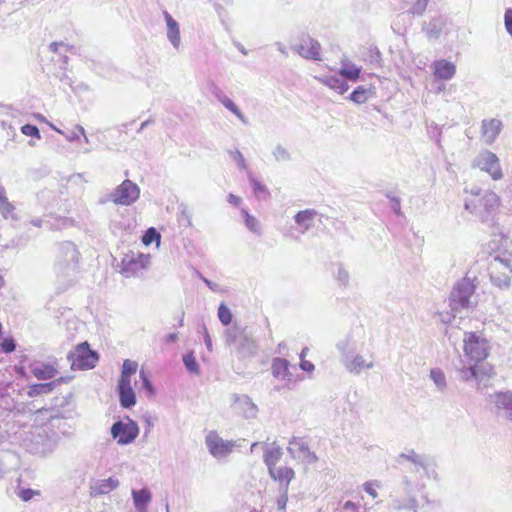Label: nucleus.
I'll list each match as a JSON object with an SVG mask.
<instances>
[{
  "label": "nucleus",
  "instance_id": "f257e3e1",
  "mask_svg": "<svg viewBox=\"0 0 512 512\" xmlns=\"http://www.w3.org/2000/svg\"><path fill=\"white\" fill-rule=\"evenodd\" d=\"M463 350L466 357L456 368L457 375L477 390H483L491 385L495 372L491 364L485 362L490 353V343L476 332H465Z\"/></svg>",
  "mask_w": 512,
  "mask_h": 512
},
{
  "label": "nucleus",
  "instance_id": "f03ea898",
  "mask_svg": "<svg viewBox=\"0 0 512 512\" xmlns=\"http://www.w3.org/2000/svg\"><path fill=\"white\" fill-rule=\"evenodd\" d=\"M79 251L70 241L62 242L57 247L54 271L58 279L70 284L78 272Z\"/></svg>",
  "mask_w": 512,
  "mask_h": 512
},
{
  "label": "nucleus",
  "instance_id": "7ed1b4c3",
  "mask_svg": "<svg viewBox=\"0 0 512 512\" xmlns=\"http://www.w3.org/2000/svg\"><path fill=\"white\" fill-rule=\"evenodd\" d=\"M475 280L466 276L454 285L449 297V306L453 312L472 311L477 306Z\"/></svg>",
  "mask_w": 512,
  "mask_h": 512
},
{
  "label": "nucleus",
  "instance_id": "20e7f679",
  "mask_svg": "<svg viewBox=\"0 0 512 512\" xmlns=\"http://www.w3.org/2000/svg\"><path fill=\"white\" fill-rule=\"evenodd\" d=\"M336 348L341 354V362L344 368L351 374L359 375L364 370L372 369L375 365L372 355L365 358L363 355L355 353L354 343L349 336L339 340Z\"/></svg>",
  "mask_w": 512,
  "mask_h": 512
},
{
  "label": "nucleus",
  "instance_id": "39448f33",
  "mask_svg": "<svg viewBox=\"0 0 512 512\" xmlns=\"http://www.w3.org/2000/svg\"><path fill=\"white\" fill-rule=\"evenodd\" d=\"M397 462L400 465H404L405 462L411 464L409 470L418 473L420 470L423 471V475L428 479L439 481L440 477L437 472V464L434 459L417 453L414 449H405L398 455Z\"/></svg>",
  "mask_w": 512,
  "mask_h": 512
},
{
  "label": "nucleus",
  "instance_id": "423d86ee",
  "mask_svg": "<svg viewBox=\"0 0 512 512\" xmlns=\"http://www.w3.org/2000/svg\"><path fill=\"white\" fill-rule=\"evenodd\" d=\"M140 196V189L137 184L129 179L124 180L118 185L112 192L101 196L97 203L99 205H105L108 202H112L116 205L130 206Z\"/></svg>",
  "mask_w": 512,
  "mask_h": 512
},
{
  "label": "nucleus",
  "instance_id": "0eeeda50",
  "mask_svg": "<svg viewBox=\"0 0 512 512\" xmlns=\"http://www.w3.org/2000/svg\"><path fill=\"white\" fill-rule=\"evenodd\" d=\"M150 264V254L129 250L121 259L119 272L125 278L140 277Z\"/></svg>",
  "mask_w": 512,
  "mask_h": 512
},
{
  "label": "nucleus",
  "instance_id": "6e6552de",
  "mask_svg": "<svg viewBox=\"0 0 512 512\" xmlns=\"http://www.w3.org/2000/svg\"><path fill=\"white\" fill-rule=\"evenodd\" d=\"M491 281L499 288L510 286L512 275V256L497 254L493 257L489 266Z\"/></svg>",
  "mask_w": 512,
  "mask_h": 512
},
{
  "label": "nucleus",
  "instance_id": "1a4fd4ad",
  "mask_svg": "<svg viewBox=\"0 0 512 512\" xmlns=\"http://www.w3.org/2000/svg\"><path fill=\"white\" fill-rule=\"evenodd\" d=\"M500 206V198L493 191H483L478 200L466 199L464 203L465 210L470 213L479 215L484 221V214H490L497 210Z\"/></svg>",
  "mask_w": 512,
  "mask_h": 512
},
{
  "label": "nucleus",
  "instance_id": "9d476101",
  "mask_svg": "<svg viewBox=\"0 0 512 512\" xmlns=\"http://www.w3.org/2000/svg\"><path fill=\"white\" fill-rule=\"evenodd\" d=\"M68 360L72 369L88 370L96 366L99 356L97 352L90 349L87 342L78 344L68 354Z\"/></svg>",
  "mask_w": 512,
  "mask_h": 512
},
{
  "label": "nucleus",
  "instance_id": "9b49d317",
  "mask_svg": "<svg viewBox=\"0 0 512 512\" xmlns=\"http://www.w3.org/2000/svg\"><path fill=\"white\" fill-rule=\"evenodd\" d=\"M471 167L486 172L494 181L503 178V171L498 156L489 151H480L471 162Z\"/></svg>",
  "mask_w": 512,
  "mask_h": 512
},
{
  "label": "nucleus",
  "instance_id": "f8f14e48",
  "mask_svg": "<svg viewBox=\"0 0 512 512\" xmlns=\"http://www.w3.org/2000/svg\"><path fill=\"white\" fill-rule=\"evenodd\" d=\"M111 436L117 441L119 445H128L132 443L139 435L138 424L127 417V421H116L111 427Z\"/></svg>",
  "mask_w": 512,
  "mask_h": 512
},
{
  "label": "nucleus",
  "instance_id": "ddd939ff",
  "mask_svg": "<svg viewBox=\"0 0 512 512\" xmlns=\"http://www.w3.org/2000/svg\"><path fill=\"white\" fill-rule=\"evenodd\" d=\"M292 51L297 53L299 56L309 60H320V43L312 38L309 34L302 33L298 37L297 42H293L290 45Z\"/></svg>",
  "mask_w": 512,
  "mask_h": 512
},
{
  "label": "nucleus",
  "instance_id": "4468645a",
  "mask_svg": "<svg viewBox=\"0 0 512 512\" xmlns=\"http://www.w3.org/2000/svg\"><path fill=\"white\" fill-rule=\"evenodd\" d=\"M403 491L406 497L395 499L393 501V508L398 511L408 510L411 512H418V501L414 495L417 484L411 481L407 476L402 479Z\"/></svg>",
  "mask_w": 512,
  "mask_h": 512
},
{
  "label": "nucleus",
  "instance_id": "2eb2a0df",
  "mask_svg": "<svg viewBox=\"0 0 512 512\" xmlns=\"http://www.w3.org/2000/svg\"><path fill=\"white\" fill-rule=\"evenodd\" d=\"M287 450L292 458L304 464L311 465L318 461L317 455L309 449L308 444L300 437H292Z\"/></svg>",
  "mask_w": 512,
  "mask_h": 512
},
{
  "label": "nucleus",
  "instance_id": "dca6fc26",
  "mask_svg": "<svg viewBox=\"0 0 512 512\" xmlns=\"http://www.w3.org/2000/svg\"><path fill=\"white\" fill-rule=\"evenodd\" d=\"M205 444L210 454L218 459L229 455L235 447L234 441L224 440L214 431L207 434Z\"/></svg>",
  "mask_w": 512,
  "mask_h": 512
},
{
  "label": "nucleus",
  "instance_id": "f3484780",
  "mask_svg": "<svg viewBox=\"0 0 512 512\" xmlns=\"http://www.w3.org/2000/svg\"><path fill=\"white\" fill-rule=\"evenodd\" d=\"M233 398V408L239 414H241L246 419H254L258 414V407L252 401V399L245 394L238 395L234 394Z\"/></svg>",
  "mask_w": 512,
  "mask_h": 512
},
{
  "label": "nucleus",
  "instance_id": "a211bd4d",
  "mask_svg": "<svg viewBox=\"0 0 512 512\" xmlns=\"http://www.w3.org/2000/svg\"><path fill=\"white\" fill-rule=\"evenodd\" d=\"M490 397L497 414L512 421V392H497Z\"/></svg>",
  "mask_w": 512,
  "mask_h": 512
},
{
  "label": "nucleus",
  "instance_id": "6ab92c4d",
  "mask_svg": "<svg viewBox=\"0 0 512 512\" xmlns=\"http://www.w3.org/2000/svg\"><path fill=\"white\" fill-rule=\"evenodd\" d=\"M502 130V122L499 119H485L481 124V137L483 141L491 145Z\"/></svg>",
  "mask_w": 512,
  "mask_h": 512
},
{
  "label": "nucleus",
  "instance_id": "aec40b11",
  "mask_svg": "<svg viewBox=\"0 0 512 512\" xmlns=\"http://www.w3.org/2000/svg\"><path fill=\"white\" fill-rule=\"evenodd\" d=\"M433 75L436 79L450 80L456 74V66L454 63L441 59L432 63Z\"/></svg>",
  "mask_w": 512,
  "mask_h": 512
},
{
  "label": "nucleus",
  "instance_id": "412c9836",
  "mask_svg": "<svg viewBox=\"0 0 512 512\" xmlns=\"http://www.w3.org/2000/svg\"><path fill=\"white\" fill-rule=\"evenodd\" d=\"M166 22V36L174 49L178 50L181 44L180 27L178 22L167 11L163 12Z\"/></svg>",
  "mask_w": 512,
  "mask_h": 512
},
{
  "label": "nucleus",
  "instance_id": "4be33fe9",
  "mask_svg": "<svg viewBox=\"0 0 512 512\" xmlns=\"http://www.w3.org/2000/svg\"><path fill=\"white\" fill-rule=\"evenodd\" d=\"M119 486V480L114 477L107 479L96 480L90 485V495L97 497L100 495L108 494Z\"/></svg>",
  "mask_w": 512,
  "mask_h": 512
},
{
  "label": "nucleus",
  "instance_id": "5701e85b",
  "mask_svg": "<svg viewBox=\"0 0 512 512\" xmlns=\"http://www.w3.org/2000/svg\"><path fill=\"white\" fill-rule=\"evenodd\" d=\"M30 372L39 380H50L58 371L54 364L35 362L29 365Z\"/></svg>",
  "mask_w": 512,
  "mask_h": 512
},
{
  "label": "nucleus",
  "instance_id": "b1692460",
  "mask_svg": "<svg viewBox=\"0 0 512 512\" xmlns=\"http://www.w3.org/2000/svg\"><path fill=\"white\" fill-rule=\"evenodd\" d=\"M290 366L291 365L288 360L276 357L272 360V375L279 380L291 382L292 373L290 372Z\"/></svg>",
  "mask_w": 512,
  "mask_h": 512
},
{
  "label": "nucleus",
  "instance_id": "393cba45",
  "mask_svg": "<svg viewBox=\"0 0 512 512\" xmlns=\"http://www.w3.org/2000/svg\"><path fill=\"white\" fill-rule=\"evenodd\" d=\"M134 506L138 512H147V507L152 500V494L148 488L133 489L131 492Z\"/></svg>",
  "mask_w": 512,
  "mask_h": 512
},
{
  "label": "nucleus",
  "instance_id": "a878e982",
  "mask_svg": "<svg viewBox=\"0 0 512 512\" xmlns=\"http://www.w3.org/2000/svg\"><path fill=\"white\" fill-rule=\"evenodd\" d=\"M269 475L275 481H278L281 484V487H289V483L295 476V472L290 467H272L268 470Z\"/></svg>",
  "mask_w": 512,
  "mask_h": 512
},
{
  "label": "nucleus",
  "instance_id": "bb28decb",
  "mask_svg": "<svg viewBox=\"0 0 512 512\" xmlns=\"http://www.w3.org/2000/svg\"><path fill=\"white\" fill-rule=\"evenodd\" d=\"M445 22L442 16L432 18L430 21L424 23L423 31L429 39H436L442 33Z\"/></svg>",
  "mask_w": 512,
  "mask_h": 512
},
{
  "label": "nucleus",
  "instance_id": "cd10ccee",
  "mask_svg": "<svg viewBox=\"0 0 512 512\" xmlns=\"http://www.w3.org/2000/svg\"><path fill=\"white\" fill-rule=\"evenodd\" d=\"M64 381L63 377H60L54 381L47 383L33 384L28 387L27 395L30 398L36 397L41 394H48L54 390V388Z\"/></svg>",
  "mask_w": 512,
  "mask_h": 512
},
{
  "label": "nucleus",
  "instance_id": "c85d7f7f",
  "mask_svg": "<svg viewBox=\"0 0 512 512\" xmlns=\"http://www.w3.org/2000/svg\"><path fill=\"white\" fill-rule=\"evenodd\" d=\"M294 220L296 224H305L309 222H318L322 223L324 221H327L328 219L316 211L315 209H306L303 211H299L295 216Z\"/></svg>",
  "mask_w": 512,
  "mask_h": 512
},
{
  "label": "nucleus",
  "instance_id": "c756f323",
  "mask_svg": "<svg viewBox=\"0 0 512 512\" xmlns=\"http://www.w3.org/2000/svg\"><path fill=\"white\" fill-rule=\"evenodd\" d=\"M361 68L353 64L348 60L341 62V68L339 70L340 76L351 81H357L360 76Z\"/></svg>",
  "mask_w": 512,
  "mask_h": 512
},
{
  "label": "nucleus",
  "instance_id": "7c9ffc66",
  "mask_svg": "<svg viewBox=\"0 0 512 512\" xmlns=\"http://www.w3.org/2000/svg\"><path fill=\"white\" fill-rule=\"evenodd\" d=\"M322 82L331 89L337 91L339 94L345 93L349 88L348 84L340 74L326 76L322 79Z\"/></svg>",
  "mask_w": 512,
  "mask_h": 512
},
{
  "label": "nucleus",
  "instance_id": "2f4dec72",
  "mask_svg": "<svg viewBox=\"0 0 512 512\" xmlns=\"http://www.w3.org/2000/svg\"><path fill=\"white\" fill-rule=\"evenodd\" d=\"M14 206L8 201L4 187L0 186V212L4 219L15 221Z\"/></svg>",
  "mask_w": 512,
  "mask_h": 512
},
{
  "label": "nucleus",
  "instance_id": "473e14b6",
  "mask_svg": "<svg viewBox=\"0 0 512 512\" xmlns=\"http://www.w3.org/2000/svg\"><path fill=\"white\" fill-rule=\"evenodd\" d=\"M282 457V450L278 446L266 448L264 452V463L267 465L268 470L275 467L276 463Z\"/></svg>",
  "mask_w": 512,
  "mask_h": 512
},
{
  "label": "nucleus",
  "instance_id": "72a5a7b5",
  "mask_svg": "<svg viewBox=\"0 0 512 512\" xmlns=\"http://www.w3.org/2000/svg\"><path fill=\"white\" fill-rule=\"evenodd\" d=\"M119 402L123 408H131L136 404V395L133 389H118Z\"/></svg>",
  "mask_w": 512,
  "mask_h": 512
},
{
  "label": "nucleus",
  "instance_id": "f704fd0d",
  "mask_svg": "<svg viewBox=\"0 0 512 512\" xmlns=\"http://www.w3.org/2000/svg\"><path fill=\"white\" fill-rule=\"evenodd\" d=\"M430 378L438 391L443 392L447 388L445 373L440 368H432L430 370Z\"/></svg>",
  "mask_w": 512,
  "mask_h": 512
},
{
  "label": "nucleus",
  "instance_id": "c9c22d12",
  "mask_svg": "<svg viewBox=\"0 0 512 512\" xmlns=\"http://www.w3.org/2000/svg\"><path fill=\"white\" fill-rule=\"evenodd\" d=\"M160 241L161 235L153 226H150L149 229H147L144 235L142 236V243L145 246H149L153 242H155L156 246L159 247Z\"/></svg>",
  "mask_w": 512,
  "mask_h": 512
},
{
  "label": "nucleus",
  "instance_id": "e433bc0d",
  "mask_svg": "<svg viewBox=\"0 0 512 512\" xmlns=\"http://www.w3.org/2000/svg\"><path fill=\"white\" fill-rule=\"evenodd\" d=\"M183 363L186 369L194 375L200 374V366L194 356L193 352H189L183 356Z\"/></svg>",
  "mask_w": 512,
  "mask_h": 512
},
{
  "label": "nucleus",
  "instance_id": "4c0bfd02",
  "mask_svg": "<svg viewBox=\"0 0 512 512\" xmlns=\"http://www.w3.org/2000/svg\"><path fill=\"white\" fill-rule=\"evenodd\" d=\"M308 228V226H283V229L281 232L286 238H289L291 240H298L300 234H304L305 230Z\"/></svg>",
  "mask_w": 512,
  "mask_h": 512
},
{
  "label": "nucleus",
  "instance_id": "58836bf2",
  "mask_svg": "<svg viewBox=\"0 0 512 512\" xmlns=\"http://www.w3.org/2000/svg\"><path fill=\"white\" fill-rule=\"evenodd\" d=\"M406 3L410 6L409 12L413 15H422L428 5L429 0H405Z\"/></svg>",
  "mask_w": 512,
  "mask_h": 512
},
{
  "label": "nucleus",
  "instance_id": "ea45409f",
  "mask_svg": "<svg viewBox=\"0 0 512 512\" xmlns=\"http://www.w3.org/2000/svg\"><path fill=\"white\" fill-rule=\"evenodd\" d=\"M333 273L340 286L346 287L349 284V273L341 264L336 266Z\"/></svg>",
  "mask_w": 512,
  "mask_h": 512
},
{
  "label": "nucleus",
  "instance_id": "a19ab883",
  "mask_svg": "<svg viewBox=\"0 0 512 512\" xmlns=\"http://www.w3.org/2000/svg\"><path fill=\"white\" fill-rule=\"evenodd\" d=\"M272 154L277 162H288L291 160L290 152L281 144H278Z\"/></svg>",
  "mask_w": 512,
  "mask_h": 512
},
{
  "label": "nucleus",
  "instance_id": "79ce46f5",
  "mask_svg": "<svg viewBox=\"0 0 512 512\" xmlns=\"http://www.w3.org/2000/svg\"><path fill=\"white\" fill-rule=\"evenodd\" d=\"M222 105L231 113H233L242 123H246L244 114L229 97H227L226 100L222 102Z\"/></svg>",
  "mask_w": 512,
  "mask_h": 512
},
{
  "label": "nucleus",
  "instance_id": "37998d69",
  "mask_svg": "<svg viewBox=\"0 0 512 512\" xmlns=\"http://www.w3.org/2000/svg\"><path fill=\"white\" fill-rule=\"evenodd\" d=\"M218 318L223 325H229L232 321V313L225 304H220L218 308Z\"/></svg>",
  "mask_w": 512,
  "mask_h": 512
},
{
  "label": "nucleus",
  "instance_id": "c03bdc74",
  "mask_svg": "<svg viewBox=\"0 0 512 512\" xmlns=\"http://www.w3.org/2000/svg\"><path fill=\"white\" fill-rule=\"evenodd\" d=\"M349 98L355 103H364L368 99L367 90L359 86L350 94Z\"/></svg>",
  "mask_w": 512,
  "mask_h": 512
},
{
  "label": "nucleus",
  "instance_id": "a18cd8bd",
  "mask_svg": "<svg viewBox=\"0 0 512 512\" xmlns=\"http://www.w3.org/2000/svg\"><path fill=\"white\" fill-rule=\"evenodd\" d=\"M137 368L138 364L135 361L126 359L122 365L121 375L132 376L133 374L136 373Z\"/></svg>",
  "mask_w": 512,
  "mask_h": 512
},
{
  "label": "nucleus",
  "instance_id": "49530a36",
  "mask_svg": "<svg viewBox=\"0 0 512 512\" xmlns=\"http://www.w3.org/2000/svg\"><path fill=\"white\" fill-rule=\"evenodd\" d=\"M280 496L277 499V508L278 510L285 512L286 505L288 502V489L287 487H281Z\"/></svg>",
  "mask_w": 512,
  "mask_h": 512
},
{
  "label": "nucleus",
  "instance_id": "de8ad7c7",
  "mask_svg": "<svg viewBox=\"0 0 512 512\" xmlns=\"http://www.w3.org/2000/svg\"><path fill=\"white\" fill-rule=\"evenodd\" d=\"M17 495L22 501L27 502L31 500L34 495H39V491L30 488H21Z\"/></svg>",
  "mask_w": 512,
  "mask_h": 512
},
{
  "label": "nucleus",
  "instance_id": "09e8293b",
  "mask_svg": "<svg viewBox=\"0 0 512 512\" xmlns=\"http://www.w3.org/2000/svg\"><path fill=\"white\" fill-rule=\"evenodd\" d=\"M21 132L26 136L36 137L40 138V131L39 129L32 124H25L21 127Z\"/></svg>",
  "mask_w": 512,
  "mask_h": 512
},
{
  "label": "nucleus",
  "instance_id": "8fccbe9b",
  "mask_svg": "<svg viewBox=\"0 0 512 512\" xmlns=\"http://www.w3.org/2000/svg\"><path fill=\"white\" fill-rule=\"evenodd\" d=\"M380 487V483L378 481H370L366 482L363 485V489L366 493H368L372 498H377L378 493L376 491V488Z\"/></svg>",
  "mask_w": 512,
  "mask_h": 512
},
{
  "label": "nucleus",
  "instance_id": "3c124183",
  "mask_svg": "<svg viewBox=\"0 0 512 512\" xmlns=\"http://www.w3.org/2000/svg\"><path fill=\"white\" fill-rule=\"evenodd\" d=\"M1 350L5 353H10L15 350L16 344L12 337L4 338L0 342Z\"/></svg>",
  "mask_w": 512,
  "mask_h": 512
},
{
  "label": "nucleus",
  "instance_id": "603ef678",
  "mask_svg": "<svg viewBox=\"0 0 512 512\" xmlns=\"http://www.w3.org/2000/svg\"><path fill=\"white\" fill-rule=\"evenodd\" d=\"M387 198L391 202V209L393 212L397 215L401 214V206H400V199L397 197L393 192H389L387 194Z\"/></svg>",
  "mask_w": 512,
  "mask_h": 512
},
{
  "label": "nucleus",
  "instance_id": "864d4df0",
  "mask_svg": "<svg viewBox=\"0 0 512 512\" xmlns=\"http://www.w3.org/2000/svg\"><path fill=\"white\" fill-rule=\"evenodd\" d=\"M178 214H179L178 215V222L179 223L187 221L188 224H191V219H190V216H189L188 209H187L186 205L180 204L178 206Z\"/></svg>",
  "mask_w": 512,
  "mask_h": 512
},
{
  "label": "nucleus",
  "instance_id": "5fc2aeb1",
  "mask_svg": "<svg viewBox=\"0 0 512 512\" xmlns=\"http://www.w3.org/2000/svg\"><path fill=\"white\" fill-rule=\"evenodd\" d=\"M230 156L237 163L239 168H241V169L247 168L246 161H245L242 153L239 150L231 151Z\"/></svg>",
  "mask_w": 512,
  "mask_h": 512
},
{
  "label": "nucleus",
  "instance_id": "6e6d98bb",
  "mask_svg": "<svg viewBox=\"0 0 512 512\" xmlns=\"http://www.w3.org/2000/svg\"><path fill=\"white\" fill-rule=\"evenodd\" d=\"M140 379L142 380L143 388L146 389L150 394L154 393V389L151 381L149 380L146 372L142 369L139 373Z\"/></svg>",
  "mask_w": 512,
  "mask_h": 512
},
{
  "label": "nucleus",
  "instance_id": "4d7b16f0",
  "mask_svg": "<svg viewBox=\"0 0 512 512\" xmlns=\"http://www.w3.org/2000/svg\"><path fill=\"white\" fill-rule=\"evenodd\" d=\"M457 313L458 312H453L452 310H451V312H439L438 313L439 320L444 324H449L456 317Z\"/></svg>",
  "mask_w": 512,
  "mask_h": 512
},
{
  "label": "nucleus",
  "instance_id": "13d9d810",
  "mask_svg": "<svg viewBox=\"0 0 512 512\" xmlns=\"http://www.w3.org/2000/svg\"><path fill=\"white\" fill-rule=\"evenodd\" d=\"M506 31L512 36V8L506 10L504 15Z\"/></svg>",
  "mask_w": 512,
  "mask_h": 512
},
{
  "label": "nucleus",
  "instance_id": "bf43d9fd",
  "mask_svg": "<svg viewBox=\"0 0 512 512\" xmlns=\"http://www.w3.org/2000/svg\"><path fill=\"white\" fill-rule=\"evenodd\" d=\"M118 389H133L131 386V376L120 375Z\"/></svg>",
  "mask_w": 512,
  "mask_h": 512
},
{
  "label": "nucleus",
  "instance_id": "052dcab7",
  "mask_svg": "<svg viewBox=\"0 0 512 512\" xmlns=\"http://www.w3.org/2000/svg\"><path fill=\"white\" fill-rule=\"evenodd\" d=\"M214 97L222 104L223 101L228 97L219 87L214 86L212 89Z\"/></svg>",
  "mask_w": 512,
  "mask_h": 512
},
{
  "label": "nucleus",
  "instance_id": "680f3d73",
  "mask_svg": "<svg viewBox=\"0 0 512 512\" xmlns=\"http://www.w3.org/2000/svg\"><path fill=\"white\" fill-rule=\"evenodd\" d=\"M342 512H360V511H359V506L357 504H355L352 501H347L343 505Z\"/></svg>",
  "mask_w": 512,
  "mask_h": 512
},
{
  "label": "nucleus",
  "instance_id": "e2e57ef3",
  "mask_svg": "<svg viewBox=\"0 0 512 512\" xmlns=\"http://www.w3.org/2000/svg\"><path fill=\"white\" fill-rule=\"evenodd\" d=\"M62 135L66 138L67 141L74 142V141H76L79 138L80 133L75 128L74 130H72L70 132H67V133L64 132V134H62Z\"/></svg>",
  "mask_w": 512,
  "mask_h": 512
},
{
  "label": "nucleus",
  "instance_id": "0e129e2a",
  "mask_svg": "<svg viewBox=\"0 0 512 512\" xmlns=\"http://www.w3.org/2000/svg\"><path fill=\"white\" fill-rule=\"evenodd\" d=\"M250 183H251V186H252L253 191L255 193H259V192H264L265 191V186L263 184H261L258 180L254 179V178H251L250 179Z\"/></svg>",
  "mask_w": 512,
  "mask_h": 512
},
{
  "label": "nucleus",
  "instance_id": "69168bd1",
  "mask_svg": "<svg viewBox=\"0 0 512 512\" xmlns=\"http://www.w3.org/2000/svg\"><path fill=\"white\" fill-rule=\"evenodd\" d=\"M466 192H469L470 195L472 196L471 199H475V200H478L481 195L483 194L482 190L479 188V187H472L470 190H467L465 189Z\"/></svg>",
  "mask_w": 512,
  "mask_h": 512
},
{
  "label": "nucleus",
  "instance_id": "338daca9",
  "mask_svg": "<svg viewBox=\"0 0 512 512\" xmlns=\"http://www.w3.org/2000/svg\"><path fill=\"white\" fill-rule=\"evenodd\" d=\"M300 368L306 372H312L314 370V364L310 361L302 359L300 362Z\"/></svg>",
  "mask_w": 512,
  "mask_h": 512
},
{
  "label": "nucleus",
  "instance_id": "774afa93",
  "mask_svg": "<svg viewBox=\"0 0 512 512\" xmlns=\"http://www.w3.org/2000/svg\"><path fill=\"white\" fill-rule=\"evenodd\" d=\"M227 201H228L230 204H232L233 206H239V205H240V203H241V198H240V197H238V196H236V195H234V194H232V193H230V194L228 195Z\"/></svg>",
  "mask_w": 512,
  "mask_h": 512
}]
</instances>
